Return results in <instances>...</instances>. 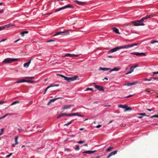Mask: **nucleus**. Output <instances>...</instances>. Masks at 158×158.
I'll return each mask as SVG.
<instances>
[{"mask_svg":"<svg viewBox=\"0 0 158 158\" xmlns=\"http://www.w3.org/2000/svg\"><path fill=\"white\" fill-rule=\"evenodd\" d=\"M18 59L17 58H7L5 59L3 61L4 63H10L14 61H17Z\"/></svg>","mask_w":158,"mask_h":158,"instance_id":"obj_1","label":"nucleus"},{"mask_svg":"<svg viewBox=\"0 0 158 158\" xmlns=\"http://www.w3.org/2000/svg\"><path fill=\"white\" fill-rule=\"evenodd\" d=\"M73 8V6L70 4H68L66 6H64L58 9H56L55 10V12H57L58 11H60L61 10H64V9H66L67 8Z\"/></svg>","mask_w":158,"mask_h":158,"instance_id":"obj_2","label":"nucleus"},{"mask_svg":"<svg viewBox=\"0 0 158 158\" xmlns=\"http://www.w3.org/2000/svg\"><path fill=\"white\" fill-rule=\"evenodd\" d=\"M69 33L68 30L64 31H59L54 35V36L60 35H65L69 34Z\"/></svg>","mask_w":158,"mask_h":158,"instance_id":"obj_3","label":"nucleus"},{"mask_svg":"<svg viewBox=\"0 0 158 158\" xmlns=\"http://www.w3.org/2000/svg\"><path fill=\"white\" fill-rule=\"evenodd\" d=\"M124 46L117 47L111 49L108 52V53H110L111 52H114L120 49L124 48Z\"/></svg>","mask_w":158,"mask_h":158,"instance_id":"obj_4","label":"nucleus"},{"mask_svg":"<svg viewBox=\"0 0 158 158\" xmlns=\"http://www.w3.org/2000/svg\"><path fill=\"white\" fill-rule=\"evenodd\" d=\"M77 77L75 76L73 77H65L64 80L68 82H70L71 81H74L76 79V78Z\"/></svg>","mask_w":158,"mask_h":158,"instance_id":"obj_5","label":"nucleus"},{"mask_svg":"<svg viewBox=\"0 0 158 158\" xmlns=\"http://www.w3.org/2000/svg\"><path fill=\"white\" fill-rule=\"evenodd\" d=\"M132 23H133L134 25L136 26H144L145 24L143 23H142L139 21V20H137L135 21H133Z\"/></svg>","mask_w":158,"mask_h":158,"instance_id":"obj_6","label":"nucleus"},{"mask_svg":"<svg viewBox=\"0 0 158 158\" xmlns=\"http://www.w3.org/2000/svg\"><path fill=\"white\" fill-rule=\"evenodd\" d=\"M153 15H147L146 16L142 18V19L139 20V21L141 23L143 22L144 20L148 19V18H151L152 17Z\"/></svg>","mask_w":158,"mask_h":158,"instance_id":"obj_7","label":"nucleus"},{"mask_svg":"<svg viewBox=\"0 0 158 158\" xmlns=\"http://www.w3.org/2000/svg\"><path fill=\"white\" fill-rule=\"evenodd\" d=\"M74 106V105L73 104L72 105H67L64 106L61 109L62 110H64L65 109H68L71 107H73Z\"/></svg>","mask_w":158,"mask_h":158,"instance_id":"obj_8","label":"nucleus"},{"mask_svg":"<svg viewBox=\"0 0 158 158\" xmlns=\"http://www.w3.org/2000/svg\"><path fill=\"white\" fill-rule=\"evenodd\" d=\"M79 56V55H75L74 54H71L69 53H68L65 55L64 57L65 56H69L71 57H78Z\"/></svg>","mask_w":158,"mask_h":158,"instance_id":"obj_9","label":"nucleus"},{"mask_svg":"<svg viewBox=\"0 0 158 158\" xmlns=\"http://www.w3.org/2000/svg\"><path fill=\"white\" fill-rule=\"evenodd\" d=\"M138 44L136 43L134 44L131 45H124V48H127L130 47H132L134 46H136L138 45Z\"/></svg>","mask_w":158,"mask_h":158,"instance_id":"obj_10","label":"nucleus"},{"mask_svg":"<svg viewBox=\"0 0 158 158\" xmlns=\"http://www.w3.org/2000/svg\"><path fill=\"white\" fill-rule=\"evenodd\" d=\"M131 54L135 55L137 56H141L142 55L144 56H146V54L145 53H135V52H133L132 53H131Z\"/></svg>","mask_w":158,"mask_h":158,"instance_id":"obj_11","label":"nucleus"},{"mask_svg":"<svg viewBox=\"0 0 158 158\" xmlns=\"http://www.w3.org/2000/svg\"><path fill=\"white\" fill-rule=\"evenodd\" d=\"M70 114H68L65 113H63L59 115L57 117V118H59L61 117H64L65 116H70L69 115Z\"/></svg>","mask_w":158,"mask_h":158,"instance_id":"obj_12","label":"nucleus"},{"mask_svg":"<svg viewBox=\"0 0 158 158\" xmlns=\"http://www.w3.org/2000/svg\"><path fill=\"white\" fill-rule=\"evenodd\" d=\"M117 151L116 150L111 152L107 157V158H109L110 156L113 155H115L117 154Z\"/></svg>","mask_w":158,"mask_h":158,"instance_id":"obj_13","label":"nucleus"},{"mask_svg":"<svg viewBox=\"0 0 158 158\" xmlns=\"http://www.w3.org/2000/svg\"><path fill=\"white\" fill-rule=\"evenodd\" d=\"M70 116H75L77 115L81 117H83L84 116L82 115H81L79 114V113H73L70 114V115H69Z\"/></svg>","mask_w":158,"mask_h":158,"instance_id":"obj_14","label":"nucleus"},{"mask_svg":"<svg viewBox=\"0 0 158 158\" xmlns=\"http://www.w3.org/2000/svg\"><path fill=\"white\" fill-rule=\"evenodd\" d=\"M95 87L98 90L103 91L104 90V88L102 86L98 85H95Z\"/></svg>","mask_w":158,"mask_h":158,"instance_id":"obj_15","label":"nucleus"},{"mask_svg":"<svg viewBox=\"0 0 158 158\" xmlns=\"http://www.w3.org/2000/svg\"><path fill=\"white\" fill-rule=\"evenodd\" d=\"M96 152H97L96 150L87 151H85L83 152H82V153H88L89 154H91V153H93Z\"/></svg>","mask_w":158,"mask_h":158,"instance_id":"obj_16","label":"nucleus"},{"mask_svg":"<svg viewBox=\"0 0 158 158\" xmlns=\"http://www.w3.org/2000/svg\"><path fill=\"white\" fill-rule=\"evenodd\" d=\"M62 98V97H58V98H54L53 99H51L50 100V101L48 103L47 105H48L51 102H54L56 100L58 99L59 98Z\"/></svg>","mask_w":158,"mask_h":158,"instance_id":"obj_17","label":"nucleus"},{"mask_svg":"<svg viewBox=\"0 0 158 158\" xmlns=\"http://www.w3.org/2000/svg\"><path fill=\"white\" fill-rule=\"evenodd\" d=\"M75 2L77 3L78 5H84L86 4V2H79L77 0H75Z\"/></svg>","mask_w":158,"mask_h":158,"instance_id":"obj_18","label":"nucleus"},{"mask_svg":"<svg viewBox=\"0 0 158 158\" xmlns=\"http://www.w3.org/2000/svg\"><path fill=\"white\" fill-rule=\"evenodd\" d=\"M31 59L28 62L24 63L23 64V66L25 68H28L29 67V64H30L31 62Z\"/></svg>","mask_w":158,"mask_h":158,"instance_id":"obj_19","label":"nucleus"},{"mask_svg":"<svg viewBox=\"0 0 158 158\" xmlns=\"http://www.w3.org/2000/svg\"><path fill=\"white\" fill-rule=\"evenodd\" d=\"M110 68H102L100 67L99 69V70H102L103 71H108L110 70Z\"/></svg>","mask_w":158,"mask_h":158,"instance_id":"obj_20","label":"nucleus"},{"mask_svg":"<svg viewBox=\"0 0 158 158\" xmlns=\"http://www.w3.org/2000/svg\"><path fill=\"white\" fill-rule=\"evenodd\" d=\"M113 31L115 32L116 33L120 34V33L118 31V28H117L115 27H113L112 28Z\"/></svg>","mask_w":158,"mask_h":158,"instance_id":"obj_21","label":"nucleus"},{"mask_svg":"<svg viewBox=\"0 0 158 158\" xmlns=\"http://www.w3.org/2000/svg\"><path fill=\"white\" fill-rule=\"evenodd\" d=\"M119 69H120L119 68L116 67H115L113 69H112L111 70L109 71V72L110 73L111 72L113 71H118L119 70Z\"/></svg>","mask_w":158,"mask_h":158,"instance_id":"obj_22","label":"nucleus"},{"mask_svg":"<svg viewBox=\"0 0 158 158\" xmlns=\"http://www.w3.org/2000/svg\"><path fill=\"white\" fill-rule=\"evenodd\" d=\"M25 82V80H19L17 81L14 83V84L19 83L21 82Z\"/></svg>","mask_w":158,"mask_h":158,"instance_id":"obj_23","label":"nucleus"},{"mask_svg":"<svg viewBox=\"0 0 158 158\" xmlns=\"http://www.w3.org/2000/svg\"><path fill=\"white\" fill-rule=\"evenodd\" d=\"M28 33V31H23L20 33V34L22 36H23L25 34H27Z\"/></svg>","mask_w":158,"mask_h":158,"instance_id":"obj_24","label":"nucleus"},{"mask_svg":"<svg viewBox=\"0 0 158 158\" xmlns=\"http://www.w3.org/2000/svg\"><path fill=\"white\" fill-rule=\"evenodd\" d=\"M133 71H134V69H132V68L131 67V68L130 69V71H129L127 73H126L125 74L127 75V74H128L130 73H131L132 72H133Z\"/></svg>","mask_w":158,"mask_h":158,"instance_id":"obj_25","label":"nucleus"},{"mask_svg":"<svg viewBox=\"0 0 158 158\" xmlns=\"http://www.w3.org/2000/svg\"><path fill=\"white\" fill-rule=\"evenodd\" d=\"M52 84H51L50 85H49V86H48L47 87V88L45 89V90H44V94H45L46 93V91H47V90L49 89V88H51V87H52Z\"/></svg>","mask_w":158,"mask_h":158,"instance_id":"obj_26","label":"nucleus"},{"mask_svg":"<svg viewBox=\"0 0 158 158\" xmlns=\"http://www.w3.org/2000/svg\"><path fill=\"white\" fill-rule=\"evenodd\" d=\"M5 28L6 27L7 28V27H11L14 26H15V25L9 24H7V25H5Z\"/></svg>","mask_w":158,"mask_h":158,"instance_id":"obj_27","label":"nucleus"},{"mask_svg":"<svg viewBox=\"0 0 158 158\" xmlns=\"http://www.w3.org/2000/svg\"><path fill=\"white\" fill-rule=\"evenodd\" d=\"M119 108H121L123 109H125L127 107L126 105H119L118 106Z\"/></svg>","mask_w":158,"mask_h":158,"instance_id":"obj_28","label":"nucleus"},{"mask_svg":"<svg viewBox=\"0 0 158 158\" xmlns=\"http://www.w3.org/2000/svg\"><path fill=\"white\" fill-rule=\"evenodd\" d=\"M131 110V107H128L127 106V107H126V108H125V111H128V110Z\"/></svg>","mask_w":158,"mask_h":158,"instance_id":"obj_29","label":"nucleus"},{"mask_svg":"<svg viewBox=\"0 0 158 158\" xmlns=\"http://www.w3.org/2000/svg\"><path fill=\"white\" fill-rule=\"evenodd\" d=\"M150 89L148 88L147 89H146L144 91L145 92H148L151 94L152 93L151 92V91H150Z\"/></svg>","mask_w":158,"mask_h":158,"instance_id":"obj_30","label":"nucleus"},{"mask_svg":"<svg viewBox=\"0 0 158 158\" xmlns=\"http://www.w3.org/2000/svg\"><path fill=\"white\" fill-rule=\"evenodd\" d=\"M18 139V137L17 136H16L15 138V144H18V142L17 141Z\"/></svg>","mask_w":158,"mask_h":158,"instance_id":"obj_31","label":"nucleus"},{"mask_svg":"<svg viewBox=\"0 0 158 158\" xmlns=\"http://www.w3.org/2000/svg\"><path fill=\"white\" fill-rule=\"evenodd\" d=\"M19 103V101H15L11 103V105L12 106L15 104H16V103Z\"/></svg>","mask_w":158,"mask_h":158,"instance_id":"obj_32","label":"nucleus"},{"mask_svg":"<svg viewBox=\"0 0 158 158\" xmlns=\"http://www.w3.org/2000/svg\"><path fill=\"white\" fill-rule=\"evenodd\" d=\"M4 129L3 128H2L1 129V132L0 133V136L1 135H3L4 133Z\"/></svg>","mask_w":158,"mask_h":158,"instance_id":"obj_33","label":"nucleus"},{"mask_svg":"<svg viewBox=\"0 0 158 158\" xmlns=\"http://www.w3.org/2000/svg\"><path fill=\"white\" fill-rule=\"evenodd\" d=\"M25 82H29V83H33L34 82L33 81L27 80H27H25Z\"/></svg>","mask_w":158,"mask_h":158,"instance_id":"obj_34","label":"nucleus"},{"mask_svg":"<svg viewBox=\"0 0 158 158\" xmlns=\"http://www.w3.org/2000/svg\"><path fill=\"white\" fill-rule=\"evenodd\" d=\"M155 43H158V41L156 40H152L150 42V43L151 44H153Z\"/></svg>","mask_w":158,"mask_h":158,"instance_id":"obj_35","label":"nucleus"},{"mask_svg":"<svg viewBox=\"0 0 158 158\" xmlns=\"http://www.w3.org/2000/svg\"><path fill=\"white\" fill-rule=\"evenodd\" d=\"M113 148V147H109L106 150V151L107 152L110 151Z\"/></svg>","mask_w":158,"mask_h":158,"instance_id":"obj_36","label":"nucleus"},{"mask_svg":"<svg viewBox=\"0 0 158 158\" xmlns=\"http://www.w3.org/2000/svg\"><path fill=\"white\" fill-rule=\"evenodd\" d=\"M152 78H150L148 79H147L146 78H145L144 79V80L146 81H151V80H152Z\"/></svg>","mask_w":158,"mask_h":158,"instance_id":"obj_37","label":"nucleus"},{"mask_svg":"<svg viewBox=\"0 0 158 158\" xmlns=\"http://www.w3.org/2000/svg\"><path fill=\"white\" fill-rule=\"evenodd\" d=\"M80 149V147L79 145H76V148H75V149L76 150H78Z\"/></svg>","mask_w":158,"mask_h":158,"instance_id":"obj_38","label":"nucleus"},{"mask_svg":"<svg viewBox=\"0 0 158 158\" xmlns=\"http://www.w3.org/2000/svg\"><path fill=\"white\" fill-rule=\"evenodd\" d=\"M77 143H79V144H81V143H85V141H78L77 142Z\"/></svg>","mask_w":158,"mask_h":158,"instance_id":"obj_39","label":"nucleus"},{"mask_svg":"<svg viewBox=\"0 0 158 158\" xmlns=\"http://www.w3.org/2000/svg\"><path fill=\"white\" fill-rule=\"evenodd\" d=\"M34 78V77H25V79H33Z\"/></svg>","mask_w":158,"mask_h":158,"instance_id":"obj_40","label":"nucleus"},{"mask_svg":"<svg viewBox=\"0 0 158 158\" xmlns=\"http://www.w3.org/2000/svg\"><path fill=\"white\" fill-rule=\"evenodd\" d=\"M137 114L143 116H146V114L145 113H138Z\"/></svg>","mask_w":158,"mask_h":158,"instance_id":"obj_41","label":"nucleus"},{"mask_svg":"<svg viewBox=\"0 0 158 158\" xmlns=\"http://www.w3.org/2000/svg\"><path fill=\"white\" fill-rule=\"evenodd\" d=\"M57 76H60L61 77H63V78H64V79H65V76H64L63 75H61V74H57Z\"/></svg>","mask_w":158,"mask_h":158,"instance_id":"obj_42","label":"nucleus"},{"mask_svg":"<svg viewBox=\"0 0 158 158\" xmlns=\"http://www.w3.org/2000/svg\"><path fill=\"white\" fill-rule=\"evenodd\" d=\"M151 118H158V114L157 115H155L153 116H152L150 117Z\"/></svg>","mask_w":158,"mask_h":158,"instance_id":"obj_43","label":"nucleus"},{"mask_svg":"<svg viewBox=\"0 0 158 158\" xmlns=\"http://www.w3.org/2000/svg\"><path fill=\"white\" fill-rule=\"evenodd\" d=\"M125 85H127L128 86H131V83H127L126 84H125Z\"/></svg>","mask_w":158,"mask_h":158,"instance_id":"obj_44","label":"nucleus"},{"mask_svg":"<svg viewBox=\"0 0 158 158\" xmlns=\"http://www.w3.org/2000/svg\"><path fill=\"white\" fill-rule=\"evenodd\" d=\"M5 28V26H2L0 27V31L4 29Z\"/></svg>","mask_w":158,"mask_h":158,"instance_id":"obj_45","label":"nucleus"},{"mask_svg":"<svg viewBox=\"0 0 158 158\" xmlns=\"http://www.w3.org/2000/svg\"><path fill=\"white\" fill-rule=\"evenodd\" d=\"M72 123V121H70V122H69V123H68L65 124L64 125V126H68V125L71 124Z\"/></svg>","mask_w":158,"mask_h":158,"instance_id":"obj_46","label":"nucleus"},{"mask_svg":"<svg viewBox=\"0 0 158 158\" xmlns=\"http://www.w3.org/2000/svg\"><path fill=\"white\" fill-rule=\"evenodd\" d=\"M138 64H136L135 66H132L131 67L132 68V69H134L138 67Z\"/></svg>","mask_w":158,"mask_h":158,"instance_id":"obj_47","label":"nucleus"},{"mask_svg":"<svg viewBox=\"0 0 158 158\" xmlns=\"http://www.w3.org/2000/svg\"><path fill=\"white\" fill-rule=\"evenodd\" d=\"M138 81H135V82H133L132 83H131V85H135V84H137L138 83Z\"/></svg>","mask_w":158,"mask_h":158,"instance_id":"obj_48","label":"nucleus"},{"mask_svg":"<svg viewBox=\"0 0 158 158\" xmlns=\"http://www.w3.org/2000/svg\"><path fill=\"white\" fill-rule=\"evenodd\" d=\"M12 153H10L9 155L6 156V158L9 157L10 156L12 155Z\"/></svg>","mask_w":158,"mask_h":158,"instance_id":"obj_49","label":"nucleus"},{"mask_svg":"<svg viewBox=\"0 0 158 158\" xmlns=\"http://www.w3.org/2000/svg\"><path fill=\"white\" fill-rule=\"evenodd\" d=\"M12 114H12V113L6 114L5 115V116L6 117V116H7L8 115H12Z\"/></svg>","mask_w":158,"mask_h":158,"instance_id":"obj_50","label":"nucleus"},{"mask_svg":"<svg viewBox=\"0 0 158 158\" xmlns=\"http://www.w3.org/2000/svg\"><path fill=\"white\" fill-rule=\"evenodd\" d=\"M152 78L154 79L153 81H154V80H158V77H153Z\"/></svg>","mask_w":158,"mask_h":158,"instance_id":"obj_51","label":"nucleus"},{"mask_svg":"<svg viewBox=\"0 0 158 158\" xmlns=\"http://www.w3.org/2000/svg\"><path fill=\"white\" fill-rule=\"evenodd\" d=\"M89 90L92 91L93 90V89L92 88H87L86 90V91H88Z\"/></svg>","mask_w":158,"mask_h":158,"instance_id":"obj_52","label":"nucleus"},{"mask_svg":"<svg viewBox=\"0 0 158 158\" xmlns=\"http://www.w3.org/2000/svg\"><path fill=\"white\" fill-rule=\"evenodd\" d=\"M54 40H49L47 42V43H49V42H54Z\"/></svg>","mask_w":158,"mask_h":158,"instance_id":"obj_53","label":"nucleus"},{"mask_svg":"<svg viewBox=\"0 0 158 158\" xmlns=\"http://www.w3.org/2000/svg\"><path fill=\"white\" fill-rule=\"evenodd\" d=\"M59 85L58 84H57V85H52V87H58V86H59Z\"/></svg>","mask_w":158,"mask_h":158,"instance_id":"obj_54","label":"nucleus"},{"mask_svg":"<svg viewBox=\"0 0 158 158\" xmlns=\"http://www.w3.org/2000/svg\"><path fill=\"white\" fill-rule=\"evenodd\" d=\"M147 110L148 111H152L153 110V109H147Z\"/></svg>","mask_w":158,"mask_h":158,"instance_id":"obj_55","label":"nucleus"},{"mask_svg":"<svg viewBox=\"0 0 158 158\" xmlns=\"http://www.w3.org/2000/svg\"><path fill=\"white\" fill-rule=\"evenodd\" d=\"M101 127V125L100 124H99L98 125H97L96 127L97 128H99Z\"/></svg>","mask_w":158,"mask_h":158,"instance_id":"obj_56","label":"nucleus"},{"mask_svg":"<svg viewBox=\"0 0 158 158\" xmlns=\"http://www.w3.org/2000/svg\"><path fill=\"white\" fill-rule=\"evenodd\" d=\"M6 40V39H2L1 41H0V42H4V41H5Z\"/></svg>","mask_w":158,"mask_h":158,"instance_id":"obj_57","label":"nucleus"},{"mask_svg":"<svg viewBox=\"0 0 158 158\" xmlns=\"http://www.w3.org/2000/svg\"><path fill=\"white\" fill-rule=\"evenodd\" d=\"M4 10L3 9H2L1 10H0V14L1 13H2L3 12Z\"/></svg>","mask_w":158,"mask_h":158,"instance_id":"obj_58","label":"nucleus"},{"mask_svg":"<svg viewBox=\"0 0 158 158\" xmlns=\"http://www.w3.org/2000/svg\"><path fill=\"white\" fill-rule=\"evenodd\" d=\"M153 73L154 74H158V71L156 72H153Z\"/></svg>","mask_w":158,"mask_h":158,"instance_id":"obj_59","label":"nucleus"},{"mask_svg":"<svg viewBox=\"0 0 158 158\" xmlns=\"http://www.w3.org/2000/svg\"><path fill=\"white\" fill-rule=\"evenodd\" d=\"M20 40V39H18V40H16L14 42V43H16V42H18V41H19V40Z\"/></svg>","mask_w":158,"mask_h":158,"instance_id":"obj_60","label":"nucleus"},{"mask_svg":"<svg viewBox=\"0 0 158 158\" xmlns=\"http://www.w3.org/2000/svg\"><path fill=\"white\" fill-rule=\"evenodd\" d=\"M107 106H110V105H108V104H107L106 105L104 106V107H106Z\"/></svg>","mask_w":158,"mask_h":158,"instance_id":"obj_61","label":"nucleus"},{"mask_svg":"<svg viewBox=\"0 0 158 158\" xmlns=\"http://www.w3.org/2000/svg\"><path fill=\"white\" fill-rule=\"evenodd\" d=\"M133 95H129L128 96H126L125 97V98H129V97H130L132 96Z\"/></svg>","mask_w":158,"mask_h":158,"instance_id":"obj_62","label":"nucleus"},{"mask_svg":"<svg viewBox=\"0 0 158 158\" xmlns=\"http://www.w3.org/2000/svg\"><path fill=\"white\" fill-rule=\"evenodd\" d=\"M4 102L0 101V105L3 104Z\"/></svg>","mask_w":158,"mask_h":158,"instance_id":"obj_63","label":"nucleus"},{"mask_svg":"<svg viewBox=\"0 0 158 158\" xmlns=\"http://www.w3.org/2000/svg\"><path fill=\"white\" fill-rule=\"evenodd\" d=\"M16 145H17V144H15H15H12V146L13 147H14Z\"/></svg>","mask_w":158,"mask_h":158,"instance_id":"obj_64","label":"nucleus"}]
</instances>
